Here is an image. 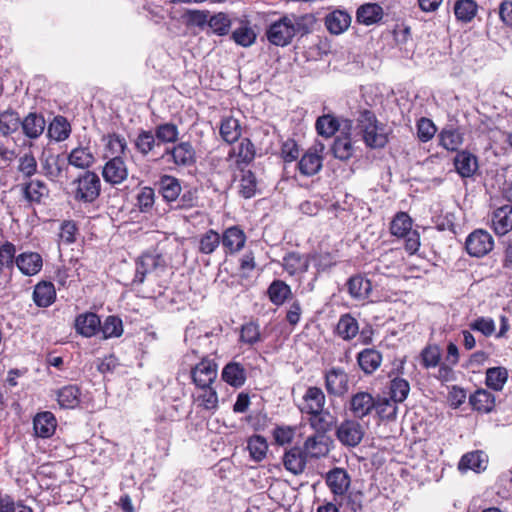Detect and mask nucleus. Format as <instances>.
<instances>
[{
    "instance_id": "obj_1",
    "label": "nucleus",
    "mask_w": 512,
    "mask_h": 512,
    "mask_svg": "<svg viewBox=\"0 0 512 512\" xmlns=\"http://www.w3.org/2000/svg\"><path fill=\"white\" fill-rule=\"evenodd\" d=\"M315 22L316 19L311 14L285 15L269 26L266 36L271 44L284 47L289 45L296 35L310 33Z\"/></svg>"
},
{
    "instance_id": "obj_2",
    "label": "nucleus",
    "mask_w": 512,
    "mask_h": 512,
    "mask_svg": "<svg viewBox=\"0 0 512 512\" xmlns=\"http://www.w3.org/2000/svg\"><path fill=\"white\" fill-rule=\"evenodd\" d=\"M357 128L363 136V140L367 146L371 148L384 147L388 141L387 133L378 121L373 112L364 110L360 112L357 119Z\"/></svg>"
},
{
    "instance_id": "obj_3",
    "label": "nucleus",
    "mask_w": 512,
    "mask_h": 512,
    "mask_svg": "<svg viewBox=\"0 0 512 512\" xmlns=\"http://www.w3.org/2000/svg\"><path fill=\"white\" fill-rule=\"evenodd\" d=\"M325 482L333 495V500L342 506L351 486V478L348 472L343 468H333L327 472Z\"/></svg>"
},
{
    "instance_id": "obj_4",
    "label": "nucleus",
    "mask_w": 512,
    "mask_h": 512,
    "mask_svg": "<svg viewBox=\"0 0 512 512\" xmlns=\"http://www.w3.org/2000/svg\"><path fill=\"white\" fill-rule=\"evenodd\" d=\"M73 184L76 186L74 197L78 201L93 202L100 194V178L94 172L86 171Z\"/></svg>"
},
{
    "instance_id": "obj_5",
    "label": "nucleus",
    "mask_w": 512,
    "mask_h": 512,
    "mask_svg": "<svg viewBox=\"0 0 512 512\" xmlns=\"http://www.w3.org/2000/svg\"><path fill=\"white\" fill-rule=\"evenodd\" d=\"M465 247L470 256L480 258L492 251L494 240L489 232L477 229L468 235Z\"/></svg>"
},
{
    "instance_id": "obj_6",
    "label": "nucleus",
    "mask_w": 512,
    "mask_h": 512,
    "mask_svg": "<svg viewBox=\"0 0 512 512\" xmlns=\"http://www.w3.org/2000/svg\"><path fill=\"white\" fill-rule=\"evenodd\" d=\"M365 434V429L356 420H345L336 429V437L339 442L347 447H356L360 444Z\"/></svg>"
},
{
    "instance_id": "obj_7",
    "label": "nucleus",
    "mask_w": 512,
    "mask_h": 512,
    "mask_svg": "<svg viewBox=\"0 0 512 512\" xmlns=\"http://www.w3.org/2000/svg\"><path fill=\"white\" fill-rule=\"evenodd\" d=\"M161 158L177 166H190L196 160L195 150L190 142H180L172 148H167Z\"/></svg>"
},
{
    "instance_id": "obj_8",
    "label": "nucleus",
    "mask_w": 512,
    "mask_h": 512,
    "mask_svg": "<svg viewBox=\"0 0 512 512\" xmlns=\"http://www.w3.org/2000/svg\"><path fill=\"white\" fill-rule=\"evenodd\" d=\"M221 245L226 254L239 253L246 244L247 236L244 230L238 226H230L222 232Z\"/></svg>"
},
{
    "instance_id": "obj_9",
    "label": "nucleus",
    "mask_w": 512,
    "mask_h": 512,
    "mask_svg": "<svg viewBox=\"0 0 512 512\" xmlns=\"http://www.w3.org/2000/svg\"><path fill=\"white\" fill-rule=\"evenodd\" d=\"M325 388L330 395L343 396L349 390V378L344 369L332 367L325 373Z\"/></svg>"
},
{
    "instance_id": "obj_10",
    "label": "nucleus",
    "mask_w": 512,
    "mask_h": 512,
    "mask_svg": "<svg viewBox=\"0 0 512 512\" xmlns=\"http://www.w3.org/2000/svg\"><path fill=\"white\" fill-rule=\"evenodd\" d=\"M352 128V121L345 120L343 121V128H341V133L334 141L332 151L336 158L340 160H348L350 159L355 151L353 142L350 137V129Z\"/></svg>"
},
{
    "instance_id": "obj_11",
    "label": "nucleus",
    "mask_w": 512,
    "mask_h": 512,
    "mask_svg": "<svg viewBox=\"0 0 512 512\" xmlns=\"http://www.w3.org/2000/svg\"><path fill=\"white\" fill-rule=\"evenodd\" d=\"M195 386L213 385L217 378V364L210 359H202L191 370Z\"/></svg>"
},
{
    "instance_id": "obj_12",
    "label": "nucleus",
    "mask_w": 512,
    "mask_h": 512,
    "mask_svg": "<svg viewBox=\"0 0 512 512\" xmlns=\"http://www.w3.org/2000/svg\"><path fill=\"white\" fill-rule=\"evenodd\" d=\"M324 150V145L319 144L314 148L309 149L299 160L298 169L304 176H313L317 174L323 163V157L321 153Z\"/></svg>"
},
{
    "instance_id": "obj_13",
    "label": "nucleus",
    "mask_w": 512,
    "mask_h": 512,
    "mask_svg": "<svg viewBox=\"0 0 512 512\" xmlns=\"http://www.w3.org/2000/svg\"><path fill=\"white\" fill-rule=\"evenodd\" d=\"M105 182L111 185L123 183L128 177V168L122 157L108 159L102 170Z\"/></svg>"
},
{
    "instance_id": "obj_14",
    "label": "nucleus",
    "mask_w": 512,
    "mask_h": 512,
    "mask_svg": "<svg viewBox=\"0 0 512 512\" xmlns=\"http://www.w3.org/2000/svg\"><path fill=\"white\" fill-rule=\"evenodd\" d=\"M326 397L319 387H309L303 395L300 410L303 413H320L324 410Z\"/></svg>"
},
{
    "instance_id": "obj_15",
    "label": "nucleus",
    "mask_w": 512,
    "mask_h": 512,
    "mask_svg": "<svg viewBox=\"0 0 512 512\" xmlns=\"http://www.w3.org/2000/svg\"><path fill=\"white\" fill-rule=\"evenodd\" d=\"M15 264L22 274L34 276L41 271L43 259L37 252H23L16 256Z\"/></svg>"
},
{
    "instance_id": "obj_16",
    "label": "nucleus",
    "mask_w": 512,
    "mask_h": 512,
    "mask_svg": "<svg viewBox=\"0 0 512 512\" xmlns=\"http://www.w3.org/2000/svg\"><path fill=\"white\" fill-rule=\"evenodd\" d=\"M376 405V400L368 392H357L350 399V411L357 418L369 415Z\"/></svg>"
},
{
    "instance_id": "obj_17",
    "label": "nucleus",
    "mask_w": 512,
    "mask_h": 512,
    "mask_svg": "<svg viewBox=\"0 0 512 512\" xmlns=\"http://www.w3.org/2000/svg\"><path fill=\"white\" fill-rule=\"evenodd\" d=\"M310 265V254L302 255L298 252L287 253L282 262L284 270L291 276L303 275Z\"/></svg>"
},
{
    "instance_id": "obj_18",
    "label": "nucleus",
    "mask_w": 512,
    "mask_h": 512,
    "mask_svg": "<svg viewBox=\"0 0 512 512\" xmlns=\"http://www.w3.org/2000/svg\"><path fill=\"white\" fill-rule=\"evenodd\" d=\"M325 27L333 35H340L345 32L351 24V16L344 10H334L326 15Z\"/></svg>"
},
{
    "instance_id": "obj_19",
    "label": "nucleus",
    "mask_w": 512,
    "mask_h": 512,
    "mask_svg": "<svg viewBox=\"0 0 512 512\" xmlns=\"http://www.w3.org/2000/svg\"><path fill=\"white\" fill-rule=\"evenodd\" d=\"M102 142L104 144L103 157L105 159H114L116 157H122L127 150L126 139L116 133L108 134L103 136Z\"/></svg>"
},
{
    "instance_id": "obj_20",
    "label": "nucleus",
    "mask_w": 512,
    "mask_h": 512,
    "mask_svg": "<svg viewBox=\"0 0 512 512\" xmlns=\"http://www.w3.org/2000/svg\"><path fill=\"white\" fill-rule=\"evenodd\" d=\"M195 394V402L198 407L204 410L214 412L218 409L219 399L218 394L213 385L197 386Z\"/></svg>"
},
{
    "instance_id": "obj_21",
    "label": "nucleus",
    "mask_w": 512,
    "mask_h": 512,
    "mask_svg": "<svg viewBox=\"0 0 512 512\" xmlns=\"http://www.w3.org/2000/svg\"><path fill=\"white\" fill-rule=\"evenodd\" d=\"M75 328L80 335L92 337L100 331V318L92 312L80 314L76 317Z\"/></svg>"
},
{
    "instance_id": "obj_22",
    "label": "nucleus",
    "mask_w": 512,
    "mask_h": 512,
    "mask_svg": "<svg viewBox=\"0 0 512 512\" xmlns=\"http://www.w3.org/2000/svg\"><path fill=\"white\" fill-rule=\"evenodd\" d=\"M492 227L499 235H505L512 229L511 205L501 206L493 212Z\"/></svg>"
},
{
    "instance_id": "obj_23",
    "label": "nucleus",
    "mask_w": 512,
    "mask_h": 512,
    "mask_svg": "<svg viewBox=\"0 0 512 512\" xmlns=\"http://www.w3.org/2000/svg\"><path fill=\"white\" fill-rule=\"evenodd\" d=\"M34 431L41 438L51 437L57 426L55 416L48 411L38 413L33 421Z\"/></svg>"
},
{
    "instance_id": "obj_24",
    "label": "nucleus",
    "mask_w": 512,
    "mask_h": 512,
    "mask_svg": "<svg viewBox=\"0 0 512 512\" xmlns=\"http://www.w3.org/2000/svg\"><path fill=\"white\" fill-rule=\"evenodd\" d=\"M454 166L457 173L463 177L468 178L474 175L478 169V161L476 156L467 152H458L454 158Z\"/></svg>"
},
{
    "instance_id": "obj_25",
    "label": "nucleus",
    "mask_w": 512,
    "mask_h": 512,
    "mask_svg": "<svg viewBox=\"0 0 512 512\" xmlns=\"http://www.w3.org/2000/svg\"><path fill=\"white\" fill-rule=\"evenodd\" d=\"M357 362L365 374H372L380 367L382 355L376 349L366 348L358 353Z\"/></svg>"
},
{
    "instance_id": "obj_26",
    "label": "nucleus",
    "mask_w": 512,
    "mask_h": 512,
    "mask_svg": "<svg viewBox=\"0 0 512 512\" xmlns=\"http://www.w3.org/2000/svg\"><path fill=\"white\" fill-rule=\"evenodd\" d=\"M161 257L159 255L144 254L136 262V271L134 282L143 283L145 276L157 269L161 265Z\"/></svg>"
},
{
    "instance_id": "obj_27",
    "label": "nucleus",
    "mask_w": 512,
    "mask_h": 512,
    "mask_svg": "<svg viewBox=\"0 0 512 512\" xmlns=\"http://www.w3.org/2000/svg\"><path fill=\"white\" fill-rule=\"evenodd\" d=\"M488 463L487 455L482 451H473L462 456L458 468L461 471L473 470L480 472L486 469Z\"/></svg>"
},
{
    "instance_id": "obj_28",
    "label": "nucleus",
    "mask_w": 512,
    "mask_h": 512,
    "mask_svg": "<svg viewBox=\"0 0 512 512\" xmlns=\"http://www.w3.org/2000/svg\"><path fill=\"white\" fill-rule=\"evenodd\" d=\"M221 377L227 384L237 388L245 383L246 371L240 363L230 362L224 366Z\"/></svg>"
},
{
    "instance_id": "obj_29",
    "label": "nucleus",
    "mask_w": 512,
    "mask_h": 512,
    "mask_svg": "<svg viewBox=\"0 0 512 512\" xmlns=\"http://www.w3.org/2000/svg\"><path fill=\"white\" fill-rule=\"evenodd\" d=\"M56 299L55 287L51 282H39L33 291V300L39 307H48Z\"/></svg>"
},
{
    "instance_id": "obj_30",
    "label": "nucleus",
    "mask_w": 512,
    "mask_h": 512,
    "mask_svg": "<svg viewBox=\"0 0 512 512\" xmlns=\"http://www.w3.org/2000/svg\"><path fill=\"white\" fill-rule=\"evenodd\" d=\"M383 17V8L375 3H366L361 5L356 12V19L364 25H372L380 21Z\"/></svg>"
},
{
    "instance_id": "obj_31",
    "label": "nucleus",
    "mask_w": 512,
    "mask_h": 512,
    "mask_svg": "<svg viewBox=\"0 0 512 512\" xmlns=\"http://www.w3.org/2000/svg\"><path fill=\"white\" fill-rule=\"evenodd\" d=\"M306 455L300 448H292L287 451L283 458L285 468L294 475L301 474L306 467Z\"/></svg>"
},
{
    "instance_id": "obj_32",
    "label": "nucleus",
    "mask_w": 512,
    "mask_h": 512,
    "mask_svg": "<svg viewBox=\"0 0 512 512\" xmlns=\"http://www.w3.org/2000/svg\"><path fill=\"white\" fill-rule=\"evenodd\" d=\"M20 124L24 134L31 138H38L45 129V119L36 113L28 114Z\"/></svg>"
},
{
    "instance_id": "obj_33",
    "label": "nucleus",
    "mask_w": 512,
    "mask_h": 512,
    "mask_svg": "<svg viewBox=\"0 0 512 512\" xmlns=\"http://www.w3.org/2000/svg\"><path fill=\"white\" fill-rule=\"evenodd\" d=\"M439 145L448 151H456L463 143L462 133L453 127H446L438 135Z\"/></svg>"
},
{
    "instance_id": "obj_34",
    "label": "nucleus",
    "mask_w": 512,
    "mask_h": 512,
    "mask_svg": "<svg viewBox=\"0 0 512 512\" xmlns=\"http://www.w3.org/2000/svg\"><path fill=\"white\" fill-rule=\"evenodd\" d=\"M348 292L354 299L364 300L368 297L372 285L368 279L360 275L351 277L347 282Z\"/></svg>"
},
{
    "instance_id": "obj_35",
    "label": "nucleus",
    "mask_w": 512,
    "mask_h": 512,
    "mask_svg": "<svg viewBox=\"0 0 512 512\" xmlns=\"http://www.w3.org/2000/svg\"><path fill=\"white\" fill-rule=\"evenodd\" d=\"M469 401L473 409L484 413L492 411L495 406L494 395L484 389L476 390L470 396Z\"/></svg>"
},
{
    "instance_id": "obj_36",
    "label": "nucleus",
    "mask_w": 512,
    "mask_h": 512,
    "mask_svg": "<svg viewBox=\"0 0 512 512\" xmlns=\"http://www.w3.org/2000/svg\"><path fill=\"white\" fill-rule=\"evenodd\" d=\"M160 192L163 198L173 203L180 196L182 188L177 178L169 175H164L160 179Z\"/></svg>"
},
{
    "instance_id": "obj_37",
    "label": "nucleus",
    "mask_w": 512,
    "mask_h": 512,
    "mask_svg": "<svg viewBox=\"0 0 512 512\" xmlns=\"http://www.w3.org/2000/svg\"><path fill=\"white\" fill-rule=\"evenodd\" d=\"M270 301L277 306L285 303L292 296L291 288L282 280H274L267 290Z\"/></svg>"
},
{
    "instance_id": "obj_38",
    "label": "nucleus",
    "mask_w": 512,
    "mask_h": 512,
    "mask_svg": "<svg viewBox=\"0 0 512 512\" xmlns=\"http://www.w3.org/2000/svg\"><path fill=\"white\" fill-rule=\"evenodd\" d=\"M81 392L75 385L61 388L57 393V401L62 408L73 409L80 403Z\"/></svg>"
},
{
    "instance_id": "obj_39",
    "label": "nucleus",
    "mask_w": 512,
    "mask_h": 512,
    "mask_svg": "<svg viewBox=\"0 0 512 512\" xmlns=\"http://www.w3.org/2000/svg\"><path fill=\"white\" fill-rule=\"evenodd\" d=\"M94 160V155L88 147L74 148L68 155L69 164L81 169L90 167Z\"/></svg>"
},
{
    "instance_id": "obj_40",
    "label": "nucleus",
    "mask_w": 512,
    "mask_h": 512,
    "mask_svg": "<svg viewBox=\"0 0 512 512\" xmlns=\"http://www.w3.org/2000/svg\"><path fill=\"white\" fill-rule=\"evenodd\" d=\"M256 33L248 22H241V25L237 27L232 33V40L239 46L250 47L256 41Z\"/></svg>"
},
{
    "instance_id": "obj_41",
    "label": "nucleus",
    "mask_w": 512,
    "mask_h": 512,
    "mask_svg": "<svg viewBox=\"0 0 512 512\" xmlns=\"http://www.w3.org/2000/svg\"><path fill=\"white\" fill-rule=\"evenodd\" d=\"M453 9L458 21L468 23L476 16L478 5L474 0H457Z\"/></svg>"
},
{
    "instance_id": "obj_42",
    "label": "nucleus",
    "mask_w": 512,
    "mask_h": 512,
    "mask_svg": "<svg viewBox=\"0 0 512 512\" xmlns=\"http://www.w3.org/2000/svg\"><path fill=\"white\" fill-rule=\"evenodd\" d=\"M359 331L357 320L350 314L342 315L338 321L336 332L343 340L353 339Z\"/></svg>"
},
{
    "instance_id": "obj_43",
    "label": "nucleus",
    "mask_w": 512,
    "mask_h": 512,
    "mask_svg": "<svg viewBox=\"0 0 512 512\" xmlns=\"http://www.w3.org/2000/svg\"><path fill=\"white\" fill-rule=\"evenodd\" d=\"M220 135L227 143L236 142L241 136V126L239 121L233 117L224 118L221 121Z\"/></svg>"
},
{
    "instance_id": "obj_44",
    "label": "nucleus",
    "mask_w": 512,
    "mask_h": 512,
    "mask_svg": "<svg viewBox=\"0 0 512 512\" xmlns=\"http://www.w3.org/2000/svg\"><path fill=\"white\" fill-rule=\"evenodd\" d=\"M71 132L69 122L62 116H57L53 119L48 127V135L55 141L66 140Z\"/></svg>"
},
{
    "instance_id": "obj_45",
    "label": "nucleus",
    "mask_w": 512,
    "mask_h": 512,
    "mask_svg": "<svg viewBox=\"0 0 512 512\" xmlns=\"http://www.w3.org/2000/svg\"><path fill=\"white\" fill-rule=\"evenodd\" d=\"M198 250L202 254L210 255L216 251L221 244L220 234L214 229H209L199 237Z\"/></svg>"
},
{
    "instance_id": "obj_46",
    "label": "nucleus",
    "mask_w": 512,
    "mask_h": 512,
    "mask_svg": "<svg viewBox=\"0 0 512 512\" xmlns=\"http://www.w3.org/2000/svg\"><path fill=\"white\" fill-rule=\"evenodd\" d=\"M341 127L343 128V124L332 115L320 116L315 123L317 133L325 138L332 137Z\"/></svg>"
},
{
    "instance_id": "obj_47",
    "label": "nucleus",
    "mask_w": 512,
    "mask_h": 512,
    "mask_svg": "<svg viewBox=\"0 0 512 512\" xmlns=\"http://www.w3.org/2000/svg\"><path fill=\"white\" fill-rule=\"evenodd\" d=\"M391 234L396 237H404L412 232V219L405 212H399L393 218L390 225Z\"/></svg>"
},
{
    "instance_id": "obj_48",
    "label": "nucleus",
    "mask_w": 512,
    "mask_h": 512,
    "mask_svg": "<svg viewBox=\"0 0 512 512\" xmlns=\"http://www.w3.org/2000/svg\"><path fill=\"white\" fill-rule=\"evenodd\" d=\"M154 135L158 144L175 143L179 137V129L173 123H163L155 127Z\"/></svg>"
},
{
    "instance_id": "obj_49",
    "label": "nucleus",
    "mask_w": 512,
    "mask_h": 512,
    "mask_svg": "<svg viewBox=\"0 0 512 512\" xmlns=\"http://www.w3.org/2000/svg\"><path fill=\"white\" fill-rule=\"evenodd\" d=\"M303 453L306 457L319 458L326 454L327 449L323 437L319 435L309 436L303 445Z\"/></svg>"
},
{
    "instance_id": "obj_50",
    "label": "nucleus",
    "mask_w": 512,
    "mask_h": 512,
    "mask_svg": "<svg viewBox=\"0 0 512 512\" xmlns=\"http://www.w3.org/2000/svg\"><path fill=\"white\" fill-rule=\"evenodd\" d=\"M508 378V372L504 367H492L486 371V385L495 390L501 391Z\"/></svg>"
},
{
    "instance_id": "obj_51",
    "label": "nucleus",
    "mask_w": 512,
    "mask_h": 512,
    "mask_svg": "<svg viewBox=\"0 0 512 512\" xmlns=\"http://www.w3.org/2000/svg\"><path fill=\"white\" fill-rule=\"evenodd\" d=\"M247 449L253 460L259 462L262 461L267 454L268 444L264 437L260 435H254L249 438Z\"/></svg>"
},
{
    "instance_id": "obj_52",
    "label": "nucleus",
    "mask_w": 512,
    "mask_h": 512,
    "mask_svg": "<svg viewBox=\"0 0 512 512\" xmlns=\"http://www.w3.org/2000/svg\"><path fill=\"white\" fill-rule=\"evenodd\" d=\"M48 192L45 183L39 180H31L24 188L25 198L34 203H39L43 197L48 195Z\"/></svg>"
},
{
    "instance_id": "obj_53",
    "label": "nucleus",
    "mask_w": 512,
    "mask_h": 512,
    "mask_svg": "<svg viewBox=\"0 0 512 512\" xmlns=\"http://www.w3.org/2000/svg\"><path fill=\"white\" fill-rule=\"evenodd\" d=\"M390 398L393 400V402H403L410 391V385L409 382L401 377H396L391 380L390 386Z\"/></svg>"
},
{
    "instance_id": "obj_54",
    "label": "nucleus",
    "mask_w": 512,
    "mask_h": 512,
    "mask_svg": "<svg viewBox=\"0 0 512 512\" xmlns=\"http://www.w3.org/2000/svg\"><path fill=\"white\" fill-rule=\"evenodd\" d=\"M156 145V138L152 131L150 130H141L136 139H135V147L139 153L142 155H148Z\"/></svg>"
},
{
    "instance_id": "obj_55",
    "label": "nucleus",
    "mask_w": 512,
    "mask_h": 512,
    "mask_svg": "<svg viewBox=\"0 0 512 512\" xmlns=\"http://www.w3.org/2000/svg\"><path fill=\"white\" fill-rule=\"evenodd\" d=\"M103 339L120 337L123 333L122 320L116 316H108L103 325L100 324Z\"/></svg>"
},
{
    "instance_id": "obj_56",
    "label": "nucleus",
    "mask_w": 512,
    "mask_h": 512,
    "mask_svg": "<svg viewBox=\"0 0 512 512\" xmlns=\"http://www.w3.org/2000/svg\"><path fill=\"white\" fill-rule=\"evenodd\" d=\"M208 25L213 33L218 36H224L227 35L230 30L231 20L227 14L219 12L209 18Z\"/></svg>"
},
{
    "instance_id": "obj_57",
    "label": "nucleus",
    "mask_w": 512,
    "mask_h": 512,
    "mask_svg": "<svg viewBox=\"0 0 512 512\" xmlns=\"http://www.w3.org/2000/svg\"><path fill=\"white\" fill-rule=\"evenodd\" d=\"M20 126L18 114L12 110L4 111L0 114V132L4 135L15 132Z\"/></svg>"
},
{
    "instance_id": "obj_58",
    "label": "nucleus",
    "mask_w": 512,
    "mask_h": 512,
    "mask_svg": "<svg viewBox=\"0 0 512 512\" xmlns=\"http://www.w3.org/2000/svg\"><path fill=\"white\" fill-rule=\"evenodd\" d=\"M441 360V350L437 345H428L421 352L422 365L429 369L439 365Z\"/></svg>"
},
{
    "instance_id": "obj_59",
    "label": "nucleus",
    "mask_w": 512,
    "mask_h": 512,
    "mask_svg": "<svg viewBox=\"0 0 512 512\" xmlns=\"http://www.w3.org/2000/svg\"><path fill=\"white\" fill-rule=\"evenodd\" d=\"M469 328L473 331L480 332L485 337L492 336L496 331V325L492 318L478 317L469 323Z\"/></svg>"
},
{
    "instance_id": "obj_60",
    "label": "nucleus",
    "mask_w": 512,
    "mask_h": 512,
    "mask_svg": "<svg viewBox=\"0 0 512 512\" xmlns=\"http://www.w3.org/2000/svg\"><path fill=\"white\" fill-rule=\"evenodd\" d=\"M198 203L197 191L193 189L186 190L173 202V209L187 210L196 207Z\"/></svg>"
},
{
    "instance_id": "obj_61",
    "label": "nucleus",
    "mask_w": 512,
    "mask_h": 512,
    "mask_svg": "<svg viewBox=\"0 0 512 512\" xmlns=\"http://www.w3.org/2000/svg\"><path fill=\"white\" fill-rule=\"evenodd\" d=\"M311 417L309 419V423L312 428L318 433H325L331 427V421L329 412H324V410L320 413H310Z\"/></svg>"
},
{
    "instance_id": "obj_62",
    "label": "nucleus",
    "mask_w": 512,
    "mask_h": 512,
    "mask_svg": "<svg viewBox=\"0 0 512 512\" xmlns=\"http://www.w3.org/2000/svg\"><path fill=\"white\" fill-rule=\"evenodd\" d=\"M437 129L432 120L428 118H421L417 123V136L422 142L431 140Z\"/></svg>"
},
{
    "instance_id": "obj_63",
    "label": "nucleus",
    "mask_w": 512,
    "mask_h": 512,
    "mask_svg": "<svg viewBox=\"0 0 512 512\" xmlns=\"http://www.w3.org/2000/svg\"><path fill=\"white\" fill-rule=\"evenodd\" d=\"M18 171L25 177H31L37 172V161L31 152L19 158Z\"/></svg>"
},
{
    "instance_id": "obj_64",
    "label": "nucleus",
    "mask_w": 512,
    "mask_h": 512,
    "mask_svg": "<svg viewBox=\"0 0 512 512\" xmlns=\"http://www.w3.org/2000/svg\"><path fill=\"white\" fill-rule=\"evenodd\" d=\"M376 409L378 414L381 418L384 419H394L397 414V406L396 404L398 402H393V400L390 399H382V400H376Z\"/></svg>"
}]
</instances>
